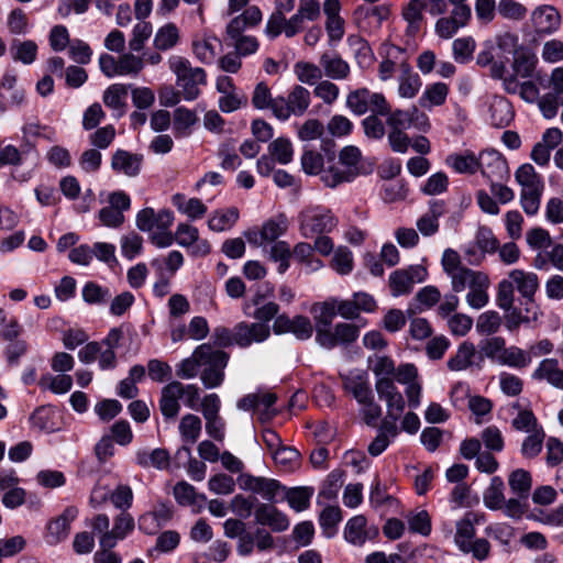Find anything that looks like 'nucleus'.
Listing matches in <instances>:
<instances>
[{
    "label": "nucleus",
    "instance_id": "nucleus-1",
    "mask_svg": "<svg viewBox=\"0 0 563 563\" xmlns=\"http://www.w3.org/2000/svg\"><path fill=\"white\" fill-rule=\"evenodd\" d=\"M228 361V353L203 343L198 345L189 357L177 364L176 375L183 379H191L200 374V380L206 388H217L224 380Z\"/></svg>",
    "mask_w": 563,
    "mask_h": 563
},
{
    "label": "nucleus",
    "instance_id": "nucleus-2",
    "mask_svg": "<svg viewBox=\"0 0 563 563\" xmlns=\"http://www.w3.org/2000/svg\"><path fill=\"white\" fill-rule=\"evenodd\" d=\"M363 155L355 145H346L339 152V163L332 164L322 173V183L335 188L343 183L353 181L357 176L366 174L362 165Z\"/></svg>",
    "mask_w": 563,
    "mask_h": 563
},
{
    "label": "nucleus",
    "instance_id": "nucleus-3",
    "mask_svg": "<svg viewBox=\"0 0 563 563\" xmlns=\"http://www.w3.org/2000/svg\"><path fill=\"white\" fill-rule=\"evenodd\" d=\"M168 66L176 77V86L181 90L183 99L196 100L200 95V86L207 82L205 69L192 67L188 59L175 55L168 58Z\"/></svg>",
    "mask_w": 563,
    "mask_h": 563
},
{
    "label": "nucleus",
    "instance_id": "nucleus-4",
    "mask_svg": "<svg viewBox=\"0 0 563 563\" xmlns=\"http://www.w3.org/2000/svg\"><path fill=\"white\" fill-rule=\"evenodd\" d=\"M339 223L332 211L322 206H310L299 214V230L303 238L311 239L316 234L330 233Z\"/></svg>",
    "mask_w": 563,
    "mask_h": 563
},
{
    "label": "nucleus",
    "instance_id": "nucleus-5",
    "mask_svg": "<svg viewBox=\"0 0 563 563\" xmlns=\"http://www.w3.org/2000/svg\"><path fill=\"white\" fill-rule=\"evenodd\" d=\"M310 106V92L302 86H295L287 98L277 97L274 107V117L280 121L288 120L291 115H302Z\"/></svg>",
    "mask_w": 563,
    "mask_h": 563
},
{
    "label": "nucleus",
    "instance_id": "nucleus-6",
    "mask_svg": "<svg viewBox=\"0 0 563 563\" xmlns=\"http://www.w3.org/2000/svg\"><path fill=\"white\" fill-rule=\"evenodd\" d=\"M499 242L488 227L481 225L475 232L474 240L464 249V256L471 265H481L486 254H493L498 250Z\"/></svg>",
    "mask_w": 563,
    "mask_h": 563
},
{
    "label": "nucleus",
    "instance_id": "nucleus-7",
    "mask_svg": "<svg viewBox=\"0 0 563 563\" xmlns=\"http://www.w3.org/2000/svg\"><path fill=\"white\" fill-rule=\"evenodd\" d=\"M427 276L428 272L421 265H411L393 272L388 279L391 295L399 297L409 294L413 285L424 282Z\"/></svg>",
    "mask_w": 563,
    "mask_h": 563
},
{
    "label": "nucleus",
    "instance_id": "nucleus-8",
    "mask_svg": "<svg viewBox=\"0 0 563 563\" xmlns=\"http://www.w3.org/2000/svg\"><path fill=\"white\" fill-rule=\"evenodd\" d=\"M360 330L355 324L338 323L333 329L319 328L316 341L325 349H332L339 344H349L358 338Z\"/></svg>",
    "mask_w": 563,
    "mask_h": 563
},
{
    "label": "nucleus",
    "instance_id": "nucleus-9",
    "mask_svg": "<svg viewBox=\"0 0 563 563\" xmlns=\"http://www.w3.org/2000/svg\"><path fill=\"white\" fill-rule=\"evenodd\" d=\"M386 115V123L390 129L406 130L413 126L416 129L426 131L430 126L429 118L417 107H411L407 110H389V113Z\"/></svg>",
    "mask_w": 563,
    "mask_h": 563
},
{
    "label": "nucleus",
    "instance_id": "nucleus-10",
    "mask_svg": "<svg viewBox=\"0 0 563 563\" xmlns=\"http://www.w3.org/2000/svg\"><path fill=\"white\" fill-rule=\"evenodd\" d=\"M389 7L386 4L361 5L354 11V21L361 31L374 33L382 27L383 22L389 18Z\"/></svg>",
    "mask_w": 563,
    "mask_h": 563
},
{
    "label": "nucleus",
    "instance_id": "nucleus-11",
    "mask_svg": "<svg viewBox=\"0 0 563 563\" xmlns=\"http://www.w3.org/2000/svg\"><path fill=\"white\" fill-rule=\"evenodd\" d=\"M478 169L490 181L504 180L509 176V167L506 159L495 150H486L479 154Z\"/></svg>",
    "mask_w": 563,
    "mask_h": 563
},
{
    "label": "nucleus",
    "instance_id": "nucleus-12",
    "mask_svg": "<svg viewBox=\"0 0 563 563\" xmlns=\"http://www.w3.org/2000/svg\"><path fill=\"white\" fill-rule=\"evenodd\" d=\"M531 22L537 34L551 35L561 26V14L553 5L541 4L532 11Z\"/></svg>",
    "mask_w": 563,
    "mask_h": 563
},
{
    "label": "nucleus",
    "instance_id": "nucleus-13",
    "mask_svg": "<svg viewBox=\"0 0 563 563\" xmlns=\"http://www.w3.org/2000/svg\"><path fill=\"white\" fill-rule=\"evenodd\" d=\"M174 222L170 210L163 209L155 212L153 208H144L137 212L135 224L143 232H153L157 229H169Z\"/></svg>",
    "mask_w": 563,
    "mask_h": 563
},
{
    "label": "nucleus",
    "instance_id": "nucleus-14",
    "mask_svg": "<svg viewBox=\"0 0 563 563\" xmlns=\"http://www.w3.org/2000/svg\"><path fill=\"white\" fill-rule=\"evenodd\" d=\"M378 397L385 401L388 417H400L405 410L406 401L398 390L395 380L375 382Z\"/></svg>",
    "mask_w": 563,
    "mask_h": 563
},
{
    "label": "nucleus",
    "instance_id": "nucleus-15",
    "mask_svg": "<svg viewBox=\"0 0 563 563\" xmlns=\"http://www.w3.org/2000/svg\"><path fill=\"white\" fill-rule=\"evenodd\" d=\"M509 279L514 283L515 289L525 299L526 306H537L534 295L539 289V278L536 273L523 269H512L508 273Z\"/></svg>",
    "mask_w": 563,
    "mask_h": 563
},
{
    "label": "nucleus",
    "instance_id": "nucleus-16",
    "mask_svg": "<svg viewBox=\"0 0 563 563\" xmlns=\"http://www.w3.org/2000/svg\"><path fill=\"white\" fill-rule=\"evenodd\" d=\"M271 334L268 324L240 322L235 325V344L241 347L265 341Z\"/></svg>",
    "mask_w": 563,
    "mask_h": 563
},
{
    "label": "nucleus",
    "instance_id": "nucleus-17",
    "mask_svg": "<svg viewBox=\"0 0 563 563\" xmlns=\"http://www.w3.org/2000/svg\"><path fill=\"white\" fill-rule=\"evenodd\" d=\"M78 515V509L74 506L67 507L60 516L51 521L47 526L46 540L49 544H57L64 541L70 531V523Z\"/></svg>",
    "mask_w": 563,
    "mask_h": 563
},
{
    "label": "nucleus",
    "instance_id": "nucleus-18",
    "mask_svg": "<svg viewBox=\"0 0 563 563\" xmlns=\"http://www.w3.org/2000/svg\"><path fill=\"white\" fill-rule=\"evenodd\" d=\"M173 511L166 504L156 505L153 510L143 514L139 518V529L146 534H155L172 518Z\"/></svg>",
    "mask_w": 563,
    "mask_h": 563
},
{
    "label": "nucleus",
    "instance_id": "nucleus-19",
    "mask_svg": "<svg viewBox=\"0 0 563 563\" xmlns=\"http://www.w3.org/2000/svg\"><path fill=\"white\" fill-rule=\"evenodd\" d=\"M255 520L262 526L269 527L273 531H285L289 527V520L282 511L269 504H261L256 507Z\"/></svg>",
    "mask_w": 563,
    "mask_h": 563
},
{
    "label": "nucleus",
    "instance_id": "nucleus-20",
    "mask_svg": "<svg viewBox=\"0 0 563 563\" xmlns=\"http://www.w3.org/2000/svg\"><path fill=\"white\" fill-rule=\"evenodd\" d=\"M135 527L133 517L126 512L121 511L115 518L113 528L110 533H107L103 538H99L100 547H115L120 540H123L129 536Z\"/></svg>",
    "mask_w": 563,
    "mask_h": 563
},
{
    "label": "nucleus",
    "instance_id": "nucleus-21",
    "mask_svg": "<svg viewBox=\"0 0 563 563\" xmlns=\"http://www.w3.org/2000/svg\"><path fill=\"white\" fill-rule=\"evenodd\" d=\"M142 161V155L117 150L111 157V168L118 174L135 177L140 174Z\"/></svg>",
    "mask_w": 563,
    "mask_h": 563
},
{
    "label": "nucleus",
    "instance_id": "nucleus-22",
    "mask_svg": "<svg viewBox=\"0 0 563 563\" xmlns=\"http://www.w3.org/2000/svg\"><path fill=\"white\" fill-rule=\"evenodd\" d=\"M286 231L284 220H268L260 230H251L246 232L245 236L250 244L261 246L266 242H274Z\"/></svg>",
    "mask_w": 563,
    "mask_h": 563
},
{
    "label": "nucleus",
    "instance_id": "nucleus-23",
    "mask_svg": "<svg viewBox=\"0 0 563 563\" xmlns=\"http://www.w3.org/2000/svg\"><path fill=\"white\" fill-rule=\"evenodd\" d=\"M343 388L347 394L352 395L357 402L364 401L373 396L368 377L365 373L351 372L344 376Z\"/></svg>",
    "mask_w": 563,
    "mask_h": 563
},
{
    "label": "nucleus",
    "instance_id": "nucleus-24",
    "mask_svg": "<svg viewBox=\"0 0 563 563\" xmlns=\"http://www.w3.org/2000/svg\"><path fill=\"white\" fill-rule=\"evenodd\" d=\"M490 279L486 273H482L474 283L468 286V291L465 296L466 303L472 308L479 310L487 306L489 302L488 289Z\"/></svg>",
    "mask_w": 563,
    "mask_h": 563
},
{
    "label": "nucleus",
    "instance_id": "nucleus-25",
    "mask_svg": "<svg viewBox=\"0 0 563 563\" xmlns=\"http://www.w3.org/2000/svg\"><path fill=\"white\" fill-rule=\"evenodd\" d=\"M341 4L339 0H324L323 12L327 16L325 30L333 41L344 35V20L340 16Z\"/></svg>",
    "mask_w": 563,
    "mask_h": 563
},
{
    "label": "nucleus",
    "instance_id": "nucleus-26",
    "mask_svg": "<svg viewBox=\"0 0 563 563\" xmlns=\"http://www.w3.org/2000/svg\"><path fill=\"white\" fill-rule=\"evenodd\" d=\"M400 70L398 76V96L404 99H412L418 95L422 86L421 78L406 63L400 64Z\"/></svg>",
    "mask_w": 563,
    "mask_h": 563
},
{
    "label": "nucleus",
    "instance_id": "nucleus-27",
    "mask_svg": "<svg viewBox=\"0 0 563 563\" xmlns=\"http://www.w3.org/2000/svg\"><path fill=\"white\" fill-rule=\"evenodd\" d=\"M180 399L177 380H173L162 388L159 409L166 419H174L178 416L180 411Z\"/></svg>",
    "mask_w": 563,
    "mask_h": 563
},
{
    "label": "nucleus",
    "instance_id": "nucleus-28",
    "mask_svg": "<svg viewBox=\"0 0 563 563\" xmlns=\"http://www.w3.org/2000/svg\"><path fill=\"white\" fill-rule=\"evenodd\" d=\"M537 380H545L551 386L563 389V369L559 366L555 358H545L541 361L532 374Z\"/></svg>",
    "mask_w": 563,
    "mask_h": 563
},
{
    "label": "nucleus",
    "instance_id": "nucleus-29",
    "mask_svg": "<svg viewBox=\"0 0 563 563\" xmlns=\"http://www.w3.org/2000/svg\"><path fill=\"white\" fill-rule=\"evenodd\" d=\"M538 65V57L534 53L530 52L528 48H519L514 55L511 68L512 74L516 77H520L522 79H528L533 77Z\"/></svg>",
    "mask_w": 563,
    "mask_h": 563
},
{
    "label": "nucleus",
    "instance_id": "nucleus-30",
    "mask_svg": "<svg viewBox=\"0 0 563 563\" xmlns=\"http://www.w3.org/2000/svg\"><path fill=\"white\" fill-rule=\"evenodd\" d=\"M479 522V516L475 512H466L464 517L456 522V532L454 542L460 550H467V544L473 541L475 536V525Z\"/></svg>",
    "mask_w": 563,
    "mask_h": 563
},
{
    "label": "nucleus",
    "instance_id": "nucleus-31",
    "mask_svg": "<svg viewBox=\"0 0 563 563\" xmlns=\"http://www.w3.org/2000/svg\"><path fill=\"white\" fill-rule=\"evenodd\" d=\"M129 86L123 84L110 85L102 96V101L109 109L117 112L118 117L123 115L126 107Z\"/></svg>",
    "mask_w": 563,
    "mask_h": 563
},
{
    "label": "nucleus",
    "instance_id": "nucleus-32",
    "mask_svg": "<svg viewBox=\"0 0 563 563\" xmlns=\"http://www.w3.org/2000/svg\"><path fill=\"white\" fill-rule=\"evenodd\" d=\"M449 95V86L438 81L428 85L419 98V106L424 109H432L445 103Z\"/></svg>",
    "mask_w": 563,
    "mask_h": 563
},
{
    "label": "nucleus",
    "instance_id": "nucleus-33",
    "mask_svg": "<svg viewBox=\"0 0 563 563\" xmlns=\"http://www.w3.org/2000/svg\"><path fill=\"white\" fill-rule=\"evenodd\" d=\"M526 313L523 314L521 309L515 308L509 311H506L505 316V325L509 331H516L523 323L534 322L541 316V312L538 306H526Z\"/></svg>",
    "mask_w": 563,
    "mask_h": 563
},
{
    "label": "nucleus",
    "instance_id": "nucleus-34",
    "mask_svg": "<svg viewBox=\"0 0 563 563\" xmlns=\"http://www.w3.org/2000/svg\"><path fill=\"white\" fill-rule=\"evenodd\" d=\"M324 75L332 79H344L350 73L349 64L334 53H324L320 57Z\"/></svg>",
    "mask_w": 563,
    "mask_h": 563
},
{
    "label": "nucleus",
    "instance_id": "nucleus-35",
    "mask_svg": "<svg viewBox=\"0 0 563 563\" xmlns=\"http://www.w3.org/2000/svg\"><path fill=\"white\" fill-rule=\"evenodd\" d=\"M427 3L423 0H411L404 9L402 16L408 23L407 33L415 36L423 22V10Z\"/></svg>",
    "mask_w": 563,
    "mask_h": 563
},
{
    "label": "nucleus",
    "instance_id": "nucleus-36",
    "mask_svg": "<svg viewBox=\"0 0 563 563\" xmlns=\"http://www.w3.org/2000/svg\"><path fill=\"white\" fill-rule=\"evenodd\" d=\"M489 111L490 122L497 128L507 126L515 115L512 104L504 97L494 98Z\"/></svg>",
    "mask_w": 563,
    "mask_h": 563
},
{
    "label": "nucleus",
    "instance_id": "nucleus-37",
    "mask_svg": "<svg viewBox=\"0 0 563 563\" xmlns=\"http://www.w3.org/2000/svg\"><path fill=\"white\" fill-rule=\"evenodd\" d=\"M239 219V209L230 207L227 209L217 210L208 220V227L214 232H222L230 230Z\"/></svg>",
    "mask_w": 563,
    "mask_h": 563
},
{
    "label": "nucleus",
    "instance_id": "nucleus-38",
    "mask_svg": "<svg viewBox=\"0 0 563 563\" xmlns=\"http://www.w3.org/2000/svg\"><path fill=\"white\" fill-rule=\"evenodd\" d=\"M475 354V345L465 341L457 347L455 354L448 361V367L454 372L465 371L472 366Z\"/></svg>",
    "mask_w": 563,
    "mask_h": 563
},
{
    "label": "nucleus",
    "instance_id": "nucleus-39",
    "mask_svg": "<svg viewBox=\"0 0 563 563\" xmlns=\"http://www.w3.org/2000/svg\"><path fill=\"white\" fill-rule=\"evenodd\" d=\"M336 307H338V299H334V298H331L323 302L313 305L312 312L314 313L317 330L319 328L330 329L332 320L338 314Z\"/></svg>",
    "mask_w": 563,
    "mask_h": 563
},
{
    "label": "nucleus",
    "instance_id": "nucleus-40",
    "mask_svg": "<svg viewBox=\"0 0 563 563\" xmlns=\"http://www.w3.org/2000/svg\"><path fill=\"white\" fill-rule=\"evenodd\" d=\"M136 463L143 467L165 470L169 465V454L164 449H155L151 452L140 450L136 452Z\"/></svg>",
    "mask_w": 563,
    "mask_h": 563
},
{
    "label": "nucleus",
    "instance_id": "nucleus-41",
    "mask_svg": "<svg viewBox=\"0 0 563 563\" xmlns=\"http://www.w3.org/2000/svg\"><path fill=\"white\" fill-rule=\"evenodd\" d=\"M10 54L13 60L30 65L36 59L37 45L31 40H14L10 46Z\"/></svg>",
    "mask_w": 563,
    "mask_h": 563
},
{
    "label": "nucleus",
    "instance_id": "nucleus-42",
    "mask_svg": "<svg viewBox=\"0 0 563 563\" xmlns=\"http://www.w3.org/2000/svg\"><path fill=\"white\" fill-rule=\"evenodd\" d=\"M245 487L253 493L262 495L263 498L272 500L276 496L280 485L277 481L272 478L249 476L245 479Z\"/></svg>",
    "mask_w": 563,
    "mask_h": 563
},
{
    "label": "nucleus",
    "instance_id": "nucleus-43",
    "mask_svg": "<svg viewBox=\"0 0 563 563\" xmlns=\"http://www.w3.org/2000/svg\"><path fill=\"white\" fill-rule=\"evenodd\" d=\"M504 482L499 476H494L490 479L489 486L484 492V504L492 510L501 509L505 504L504 496Z\"/></svg>",
    "mask_w": 563,
    "mask_h": 563
},
{
    "label": "nucleus",
    "instance_id": "nucleus-44",
    "mask_svg": "<svg viewBox=\"0 0 563 563\" xmlns=\"http://www.w3.org/2000/svg\"><path fill=\"white\" fill-rule=\"evenodd\" d=\"M294 9L295 0H275L274 11L266 22L265 33L278 32L280 22H283V19L286 18V14L290 13Z\"/></svg>",
    "mask_w": 563,
    "mask_h": 563
},
{
    "label": "nucleus",
    "instance_id": "nucleus-45",
    "mask_svg": "<svg viewBox=\"0 0 563 563\" xmlns=\"http://www.w3.org/2000/svg\"><path fill=\"white\" fill-rule=\"evenodd\" d=\"M490 76L494 79L501 80L503 88L507 93H517L519 80L517 79L516 75L507 69L505 63L493 62L490 66Z\"/></svg>",
    "mask_w": 563,
    "mask_h": 563
},
{
    "label": "nucleus",
    "instance_id": "nucleus-46",
    "mask_svg": "<svg viewBox=\"0 0 563 563\" xmlns=\"http://www.w3.org/2000/svg\"><path fill=\"white\" fill-rule=\"evenodd\" d=\"M178 429L184 441L195 443L201 433V419L196 415L187 413L180 419Z\"/></svg>",
    "mask_w": 563,
    "mask_h": 563
},
{
    "label": "nucleus",
    "instance_id": "nucleus-47",
    "mask_svg": "<svg viewBox=\"0 0 563 563\" xmlns=\"http://www.w3.org/2000/svg\"><path fill=\"white\" fill-rule=\"evenodd\" d=\"M276 101H277V97L274 98L272 96L271 88L268 87V85L266 82L260 81L255 85L253 92H252V98H251V103L255 109H257V110L271 109L272 112L274 113V107H275Z\"/></svg>",
    "mask_w": 563,
    "mask_h": 563
},
{
    "label": "nucleus",
    "instance_id": "nucleus-48",
    "mask_svg": "<svg viewBox=\"0 0 563 563\" xmlns=\"http://www.w3.org/2000/svg\"><path fill=\"white\" fill-rule=\"evenodd\" d=\"M366 518L355 516L351 518L344 529L345 540L354 545H362L366 541L365 537Z\"/></svg>",
    "mask_w": 563,
    "mask_h": 563
},
{
    "label": "nucleus",
    "instance_id": "nucleus-49",
    "mask_svg": "<svg viewBox=\"0 0 563 563\" xmlns=\"http://www.w3.org/2000/svg\"><path fill=\"white\" fill-rule=\"evenodd\" d=\"M482 273L483 272L481 271H473L465 266L455 269L448 275L451 280L452 290L454 292H461L465 290L466 287L471 286Z\"/></svg>",
    "mask_w": 563,
    "mask_h": 563
},
{
    "label": "nucleus",
    "instance_id": "nucleus-50",
    "mask_svg": "<svg viewBox=\"0 0 563 563\" xmlns=\"http://www.w3.org/2000/svg\"><path fill=\"white\" fill-rule=\"evenodd\" d=\"M179 40V32L175 24L168 23L159 27L154 36V46L159 51L173 48Z\"/></svg>",
    "mask_w": 563,
    "mask_h": 563
},
{
    "label": "nucleus",
    "instance_id": "nucleus-51",
    "mask_svg": "<svg viewBox=\"0 0 563 563\" xmlns=\"http://www.w3.org/2000/svg\"><path fill=\"white\" fill-rule=\"evenodd\" d=\"M543 190L544 185L521 189L520 203L528 216H534L538 213Z\"/></svg>",
    "mask_w": 563,
    "mask_h": 563
},
{
    "label": "nucleus",
    "instance_id": "nucleus-52",
    "mask_svg": "<svg viewBox=\"0 0 563 563\" xmlns=\"http://www.w3.org/2000/svg\"><path fill=\"white\" fill-rule=\"evenodd\" d=\"M544 438L545 433L543 428L534 429L533 432L528 433L520 448L522 456L526 459L538 456L542 450Z\"/></svg>",
    "mask_w": 563,
    "mask_h": 563
},
{
    "label": "nucleus",
    "instance_id": "nucleus-53",
    "mask_svg": "<svg viewBox=\"0 0 563 563\" xmlns=\"http://www.w3.org/2000/svg\"><path fill=\"white\" fill-rule=\"evenodd\" d=\"M197 122L195 111L185 107H178L173 113V126L177 135H184Z\"/></svg>",
    "mask_w": 563,
    "mask_h": 563
},
{
    "label": "nucleus",
    "instance_id": "nucleus-54",
    "mask_svg": "<svg viewBox=\"0 0 563 563\" xmlns=\"http://www.w3.org/2000/svg\"><path fill=\"white\" fill-rule=\"evenodd\" d=\"M271 156L279 164L286 165L292 161L294 148L290 140L278 137L268 145Z\"/></svg>",
    "mask_w": 563,
    "mask_h": 563
},
{
    "label": "nucleus",
    "instance_id": "nucleus-55",
    "mask_svg": "<svg viewBox=\"0 0 563 563\" xmlns=\"http://www.w3.org/2000/svg\"><path fill=\"white\" fill-rule=\"evenodd\" d=\"M312 495L313 488L311 487H295L287 492L286 499L289 506L299 512L309 507Z\"/></svg>",
    "mask_w": 563,
    "mask_h": 563
},
{
    "label": "nucleus",
    "instance_id": "nucleus-56",
    "mask_svg": "<svg viewBox=\"0 0 563 563\" xmlns=\"http://www.w3.org/2000/svg\"><path fill=\"white\" fill-rule=\"evenodd\" d=\"M331 267L340 275H349L354 267L353 253L346 246H339L333 252Z\"/></svg>",
    "mask_w": 563,
    "mask_h": 563
},
{
    "label": "nucleus",
    "instance_id": "nucleus-57",
    "mask_svg": "<svg viewBox=\"0 0 563 563\" xmlns=\"http://www.w3.org/2000/svg\"><path fill=\"white\" fill-rule=\"evenodd\" d=\"M508 483L515 494L519 497H527L532 486V478L528 471L518 468L511 472Z\"/></svg>",
    "mask_w": 563,
    "mask_h": 563
},
{
    "label": "nucleus",
    "instance_id": "nucleus-58",
    "mask_svg": "<svg viewBox=\"0 0 563 563\" xmlns=\"http://www.w3.org/2000/svg\"><path fill=\"white\" fill-rule=\"evenodd\" d=\"M42 388H47L54 394H66L73 386V378L66 374H59L56 376L44 375L38 382Z\"/></svg>",
    "mask_w": 563,
    "mask_h": 563
},
{
    "label": "nucleus",
    "instance_id": "nucleus-59",
    "mask_svg": "<svg viewBox=\"0 0 563 563\" xmlns=\"http://www.w3.org/2000/svg\"><path fill=\"white\" fill-rule=\"evenodd\" d=\"M446 163L457 173L474 174L478 169V157L473 153H466L463 155H450L446 158Z\"/></svg>",
    "mask_w": 563,
    "mask_h": 563
},
{
    "label": "nucleus",
    "instance_id": "nucleus-60",
    "mask_svg": "<svg viewBox=\"0 0 563 563\" xmlns=\"http://www.w3.org/2000/svg\"><path fill=\"white\" fill-rule=\"evenodd\" d=\"M369 368L377 377L376 382L394 380V374L396 373L395 362L388 356H376L371 361Z\"/></svg>",
    "mask_w": 563,
    "mask_h": 563
},
{
    "label": "nucleus",
    "instance_id": "nucleus-61",
    "mask_svg": "<svg viewBox=\"0 0 563 563\" xmlns=\"http://www.w3.org/2000/svg\"><path fill=\"white\" fill-rule=\"evenodd\" d=\"M218 41L216 37H201L192 42V49L196 57L202 63L209 64L216 57V46Z\"/></svg>",
    "mask_w": 563,
    "mask_h": 563
},
{
    "label": "nucleus",
    "instance_id": "nucleus-62",
    "mask_svg": "<svg viewBox=\"0 0 563 563\" xmlns=\"http://www.w3.org/2000/svg\"><path fill=\"white\" fill-rule=\"evenodd\" d=\"M530 362L531 357L526 351L512 345L505 347L499 364L509 367L522 368L530 364Z\"/></svg>",
    "mask_w": 563,
    "mask_h": 563
},
{
    "label": "nucleus",
    "instance_id": "nucleus-63",
    "mask_svg": "<svg viewBox=\"0 0 563 563\" xmlns=\"http://www.w3.org/2000/svg\"><path fill=\"white\" fill-rule=\"evenodd\" d=\"M515 302V287L509 277L501 279L497 285L496 303L503 311L512 309Z\"/></svg>",
    "mask_w": 563,
    "mask_h": 563
},
{
    "label": "nucleus",
    "instance_id": "nucleus-64",
    "mask_svg": "<svg viewBox=\"0 0 563 563\" xmlns=\"http://www.w3.org/2000/svg\"><path fill=\"white\" fill-rule=\"evenodd\" d=\"M275 463L285 471H294L299 466V452L289 446H280L272 453Z\"/></svg>",
    "mask_w": 563,
    "mask_h": 563
}]
</instances>
